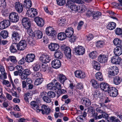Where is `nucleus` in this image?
Listing matches in <instances>:
<instances>
[{
  "mask_svg": "<svg viewBox=\"0 0 122 122\" xmlns=\"http://www.w3.org/2000/svg\"><path fill=\"white\" fill-rule=\"evenodd\" d=\"M10 21L12 22H16L19 20V16L17 13L13 12L10 13L9 16Z\"/></svg>",
  "mask_w": 122,
  "mask_h": 122,
  "instance_id": "f257e3e1",
  "label": "nucleus"
},
{
  "mask_svg": "<svg viewBox=\"0 0 122 122\" xmlns=\"http://www.w3.org/2000/svg\"><path fill=\"white\" fill-rule=\"evenodd\" d=\"M14 6L16 11L18 13H21L23 11L24 6L19 1L16 2L14 4Z\"/></svg>",
  "mask_w": 122,
  "mask_h": 122,
  "instance_id": "f03ea898",
  "label": "nucleus"
},
{
  "mask_svg": "<svg viewBox=\"0 0 122 122\" xmlns=\"http://www.w3.org/2000/svg\"><path fill=\"white\" fill-rule=\"evenodd\" d=\"M118 67L116 66H113L109 68L108 73L109 75L115 76L118 74Z\"/></svg>",
  "mask_w": 122,
  "mask_h": 122,
  "instance_id": "7ed1b4c3",
  "label": "nucleus"
},
{
  "mask_svg": "<svg viewBox=\"0 0 122 122\" xmlns=\"http://www.w3.org/2000/svg\"><path fill=\"white\" fill-rule=\"evenodd\" d=\"M46 33L47 35L53 37L55 36L57 34L56 31L50 27L46 28Z\"/></svg>",
  "mask_w": 122,
  "mask_h": 122,
  "instance_id": "20e7f679",
  "label": "nucleus"
},
{
  "mask_svg": "<svg viewBox=\"0 0 122 122\" xmlns=\"http://www.w3.org/2000/svg\"><path fill=\"white\" fill-rule=\"evenodd\" d=\"M26 14L28 17H34L37 15V12L36 9L31 8L27 10Z\"/></svg>",
  "mask_w": 122,
  "mask_h": 122,
  "instance_id": "39448f33",
  "label": "nucleus"
},
{
  "mask_svg": "<svg viewBox=\"0 0 122 122\" xmlns=\"http://www.w3.org/2000/svg\"><path fill=\"white\" fill-rule=\"evenodd\" d=\"M110 96L113 97H116L118 94V91L115 87H111L108 92Z\"/></svg>",
  "mask_w": 122,
  "mask_h": 122,
  "instance_id": "423d86ee",
  "label": "nucleus"
},
{
  "mask_svg": "<svg viewBox=\"0 0 122 122\" xmlns=\"http://www.w3.org/2000/svg\"><path fill=\"white\" fill-rule=\"evenodd\" d=\"M74 50L75 52L79 55H82L85 52L84 47L81 46H79L76 47Z\"/></svg>",
  "mask_w": 122,
  "mask_h": 122,
  "instance_id": "0eeeda50",
  "label": "nucleus"
},
{
  "mask_svg": "<svg viewBox=\"0 0 122 122\" xmlns=\"http://www.w3.org/2000/svg\"><path fill=\"white\" fill-rule=\"evenodd\" d=\"M111 62L114 64L122 65V59L118 56H116L112 57Z\"/></svg>",
  "mask_w": 122,
  "mask_h": 122,
  "instance_id": "6e6552de",
  "label": "nucleus"
},
{
  "mask_svg": "<svg viewBox=\"0 0 122 122\" xmlns=\"http://www.w3.org/2000/svg\"><path fill=\"white\" fill-rule=\"evenodd\" d=\"M10 24V22L9 20H4L0 23V29H5L9 26Z\"/></svg>",
  "mask_w": 122,
  "mask_h": 122,
  "instance_id": "1a4fd4ad",
  "label": "nucleus"
},
{
  "mask_svg": "<svg viewBox=\"0 0 122 122\" xmlns=\"http://www.w3.org/2000/svg\"><path fill=\"white\" fill-rule=\"evenodd\" d=\"M17 45L18 50L23 51L25 48L26 46V42L25 40H22L17 44Z\"/></svg>",
  "mask_w": 122,
  "mask_h": 122,
  "instance_id": "9d476101",
  "label": "nucleus"
},
{
  "mask_svg": "<svg viewBox=\"0 0 122 122\" xmlns=\"http://www.w3.org/2000/svg\"><path fill=\"white\" fill-rule=\"evenodd\" d=\"M40 60L44 63L46 64L49 62L51 60L49 56L46 54H44L41 56L40 58Z\"/></svg>",
  "mask_w": 122,
  "mask_h": 122,
  "instance_id": "9b49d317",
  "label": "nucleus"
},
{
  "mask_svg": "<svg viewBox=\"0 0 122 122\" xmlns=\"http://www.w3.org/2000/svg\"><path fill=\"white\" fill-rule=\"evenodd\" d=\"M108 56L106 55L100 54L98 57V61L101 63H103L106 62L108 60Z\"/></svg>",
  "mask_w": 122,
  "mask_h": 122,
  "instance_id": "f8f14e48",
  "label": "nucleus"
},
{
  "mask_svg": "<svg viewBox=\"0 0 122 122\" xmlns=\"http://www.w3.org/2000/svg\"><path fill=\"white\" fill-rule=\"evenodd\" d=\"M21 35L19 33L17 32H14L12 35V41L14 43L20 40Z\"/></svg>",
  "mask_w": 122,
  "mask_h": 122,
  "instance_id": "ddd939ff",
  "label": "nucleus"
},
{
  "mask_svg": "<svg viewBox=\"0 0 122 122\" xmlns=\"http://www.w3.org/2000/svg\"><path fill=\"white\" fill-rule=\"evenodd\" d=\"M34 20L37 25L40 27H42L44 24V20L42 19L39 17L35 18Z\"/></svg>",
  "mask_w": 122,
  "mask_h": 122,
  "instance_id": "4468645a",
  "label": "nucleus"
},
{
  "mask_svg": "<svg viewBox=\"0 0 122 122\" xmlns=\"http://www.w3.org/2000/svg\"><path fill=\"white\" fill-rule=\"evenodd\" d=\"M41 109H40V111H42V113L44 114L45 113L47 114H49L51 112V110L48 106L45 105H43L41 107Z\"/></svg>",
  "mask_w": 122,
  "mask_h": 122,
  "instance_id": "2eb2a0df",
  "label": "nucleus"
},
{
  "mask_svg": "<svg viewBox=\"0 0 122 122\" xmlns=\"http://www.w3.org/2000/svg\"><path fill=\"white\" fill-rule=\"evenodd\" d=\"M49 49L52 51H56L58 50L59 48L58 44L56 43H51L48 46Z\"/></svg>",
  "mask_w": 122,
  "mask_h": 122,
  "instance_id": "dca6fc26",
  "label": "nucleus"
},
{
  "mask_svg": "<svg viewBox=\"0 0 122 122\" xmlns=\"http://www.w3.org/2000/svg\"><path fill=\"white\" fill-rule=\"evenodd\" d=\"M51 65L53 68L58 69L61 66V62L60 60L58 59H55L52 61Z\"/></svg>",
  "mask_w": 122,
  "mask_h": 122,
  "instance_id": "f3484780",
  "label": "nucleus"
},
{
  "mask_svg": "<svg viewBox=\"0 0 122 122\" xmlns=\"http://www.w3.org/2000/svg\"><path fill=\"white\" fill-rule=\"evenodd\" d=\"M75 74L76 77L80 78H84L86 76L84 72L82 71L77 70L75 72Z\"/></svg>",
  "mask_w": 122,
  "mask_h": 122,
  "instance_id": "a211bd4d",
  "label": "nucleus"
},
{
  "mask_svg": "<svg viewBox=\"0 0 122 122\" xmlns=\"http://www.w3.org/2000/svg\"><path fill=\"white\" fill-rule=\"evenodd\" d=\"M100 87L102 90L106 92H108L110 87V85L107 83L102 82L100 84Z\"/></svg>",
  "mask_w": 122,
  "mask_h": 122,
  "instance_id": "6ab92c4d",
  "label": "nucleus"
},
{
  "mask_svg": "<svg viewBox=\"0 0 122 122\" xmlns=\"http://www.w3.org/2000/svg\"><path fill=\"white\" fill-rule=\"evenodd\" d=\"M35 56L34 54H27L26 56L25 59L26 62L30 63L33 62L35 58Z\"/></svg>",
  "mask_w": 122,
  "mask_h": 122,
  "instance_id": "aec40b11",
  "label": "nucleus"
},
{
  "mask_svg": "<svg viewBox=\"0 0 122 122\" xmlns=\"http://www.w3.org/2000/svg\"><path fill=\"white\" fill-rule=\"evenodd\" d=\"M31 107L34 110H36L37 112H40V110L39 109V107L38 104L36 101H33L31 102L30 103Z\"/></svg>",
  "mask_w": 122,
  "mask_h": 122,
  "instance_id": "412c9836",
  "label": "nucleus"
},
{
  "mask_svg": "<svg viewBox=\"0 0 122 122\" xmlns=\"http://www.w3.org/2000/svg\"><path fill=\"white\" fill-rule=\"evenodd\" d=\"M65 32L67 37L70 38L73 35L74 33L73 29L71 27H69L66 29Z\"/></svg>",
  "mask_w": 122,
  "mask_h": 122,
  "instance_id": "4be33fe9",
  "label": "nucleus"
},
{
  "mask_svg": "<svg viewBox=\"0 0 122 122\" xmlns=\"http://www.w3.org/2000/svg\"><path fill=\"white\" fill-rule=\"evenodd\" d=\"M71 49L69 47H66L65 48L64 53L65 56L68 59L71 57Z\"/></svg>",
  "mask_w": 122,
  "mask_h": 122,
  "instance_id": "5701e85b",
  "label": "nucleus"
},
{
  "mask_svg": "<svg viewBox=\"0 0 122 122\" xmlns=\"http://www.w3.org/2000/svg\"><path fill=\"white\" fill-rule=\"evenodd\" d=\"M121 47L117 46L114 49V52L116 56H118L122 54V48Z\"/></svg>",
  "mask_w": 122,
  "mask_h": 122,
  "instance_id": "b1692460",
  "label": "nucleus"
},
{
  "mask_svg": "<svg viewBox=\"0 0 122 122\" xmlns=\"http://www.w3.org/2000/svg\"><path fill=\"white\" fill-rule=\"evenodd\" d=\"M81 101L82 104L86 107L90 106L91 104V102L90 100L86 98H83L81 99Z\"/></svg>",
  "mask_w": 122,
  "mask_h": 122,
  "instance_id": "393cba45",
  "label": "nucleus"
},
{
  "mask_svg": "<svg viewBox=\"0 0 122 122\" xmlns=\"http://www.w3.org/2000/svg\"><path fill=\"white\" fill-rule=\"evenodd\" d=\"M17 45L16 43L12 44L10 48V51L12 53H14L16 52L18 50Z\"/></svg>",
  "mask_w": 122,
  "mask_h": 122,
  "instance_id": "a878e982",
  "label": "nucleus"
},
{
  "mask_svg": "<svg viewBox=\"0 0 122 122\" xmlns=\"http://www.w3.org/2000/svg\"><path fill=\"white\" fill-rule=\"evenodd\" d=\"M43 36L42 32L39 30L36 31L35 32L34 37H35L36 39L41 38Z\"/></svg>",
  "mask_w": 122,
  "mask_h": 122,
  "instance_id": "bb28decb",
  "label": "nucleus"
},
{
  "mask_svg": "<svg viewBox=\"0 0 122 122\" xmlns=\"http://www.w3.org/2000/svg\"><path fill=\"white\" fill-rule=\"evenodd\" d=\"M86 110H87L89 113L91 114L92 116H94L97 115V113H95V110L92 107L90 106L89 107L88 109H85V111Z\"/></svg>",
  "mask_w": 122,
  "mask_h": 122,
  "instance_id": "cd10ccee",
  "label": "nucleus"
},
{
  "mask_svg": "<svg viewBox=\"0 0 122 122\" xmlns=\"http://www.w3.org/2000/svg\"><path fill=\"white\" fill-rule=\"evenodd\" d=\"M101 13L98 11H95L93 13L92 15L93 19L96 20H98L99 17L101 15Z\"/></svg>",
  "mask_w": 122,
  "mask_h": 122,
  "instance_id": "c85d7f7f",
  "label": "nucleus"
},
{
  "mask_svg": "<svg viewBox=\"0 0 122 122\" xmlns=\"http://www.w3.org/2000/svg\"><path fill=\"white\" fill-rule=\"evenodd\" d=\"M114 45L117 46H122V41L118 38H116L114 39L113 41Z\"/></svg>",
  "mask_w": 122,
  "mask_h": 122,
  "instance_id": "c756f323",
  "label": "nucleus"
},
{
  "mask_svg": "<svg viewBox=\"0 0 122 122\" xmlns=\"http://www.w3.org/2000/svg\"><path fill=\"white\" fill-rule=\"evenodd\" d=\"M52 83H54V86L53 87L55 88V92H56V89H60L61 88V85L60 83L57 82V81L56 80H53L52 81Z\"/></svg>",
  "mask_w": 122,
  "mask_h": 122,
  "instance_id": "7c9ffc66",
  "label": "nucleus"
},
{
  "mask_svg": "<svg viewBox=\"0 0 122 122\" xmlns=\"http://www.w3.org/2000/svg\"><path fill=\"white\" fill-rule=\"evenodd\" d=\"M116 24L113 22H110L107 25V28L110 30H112L116 27Z\"/></svg>",
  "mask_w": 122,
  "mask_h": 122,
  "instance_id": "2f4dec72",
  "label": "nucleus"
},
{
  "mask_svg": "<svg viewBox=\"0 0 122 122\" xmlns=\"http://www.w3.org/2000/svg\"><path fill=\"white\" fill-rule=\"evenodd\" d=\"M54 55L55 57L59 59H61L63 57V54L60 51L57 50L54 53Z\"/></svg>",
  "mask_w": 122,
  "mask_h": 122,
  "instance_id": "473e14b6",
  "label": "nucleus"
},
{
  "mask_svg": "<svg viewBox=\"0 0 122 122\" xmlns=\"http://www.w3.org/2000/svg\"><path fill=\"white\" fill-rule=\"evenodd\" d=\"M121 78L119 76H115L113 78V82L114 84L116 85H118L121 82Z\"/></svg>",
  "mask_w": 122,
  "mask_h": 122,
  "instance_id": "72a5a7b5",
  "label": "nucleus"
},
{
  "mask_svg": "<svg viewBox=\"0 0 122 122\" xmlns=\"http://www.w3.org/2000/svg\"><path fill=\"white\" fill-rule=\"evenodd\" d=\"M70 8L71 10V12L73 13L76 12L79 10V8L76 5L73 4L71 5L70 6Z\"/></svg>",
  "mask_w": 122,
  "mask_h": 122,
  "instance_id": "f704fd0d",
  "label": "nucleus"
},
{
  "mask_svg": "<svg viewBox=\"0 0 122 122\" xmlns=\"http://www.w3.org/2000/svg\"><path fill=\"white\" fill-rule=\"evenodd\" d=\"M67 37L65 33L61 32L58 35V38L59 40L62 41L64 40Z\"/></svg>",
  "mask_w": 122,
  "mask_h": 122,
  "instance_id": "c9c22d12",
  "label": "nucleus"
},
{
  "mask_svg": "<svg viewBox=\"0 0 122 122\" xmlns=\"http://www.w3.org/2000/svg\"><path fill=\"white\" fill-rule=\"evenodd\" d=\"M58 76L60 81L64 84V82L66 80V78L65 76L61 74L59 75Z\"/></svg>",
  "mask_w": 122,
  "mask_h": 122,
  "instance_id": "e433bc0d",
  "label": "nucleus"
},
{
  "mask_svg": "<svg viewBox=\"0 0 122 122\" xmlns=\"http://www.w3.org/2000/svg\"><path fill=\"white\" fill-rule=\"evenodd\" d=\"M101 93L100 92L97 90H95L93 93V97L95 100L99 97Z\"/></svg>",
  "mask_w": 122,
  "mask_h": 122,
  "instance_id": "4c0bfd02",
  "label": "nucleus"
},
{
  "mask_svg": "<svg viewBox=\"0 0 122 122\" xmlns=\"http://www.w3.org/2000/svg\"><path fill=\"white\" fill-rule=\"evenodd\" d=\"M24 2V5L25 6L26 8L29 9L31 7L32 3L30 0H25Z\"/></svg>",
  "mask_w": 122,
  "mask_h": 122,
  "instance_id": "58836bf2",
  "label": "nucleus"
},
{
  "mask_svg": "<svg viewBox=\"0 0 122 122\" xmlns=\"http://www.w3.org/2000/svg\"><path fill=\"white\" fill-rule=\"evenodd\" d=\"M93 87L95 88H97L99 87V84L97 81L94 79H92L90 81Z\"/></svg>",
  "mask_w": 122,
  "mask_h": 122,
  "instance_id": "ea45409f",
  "label": "nucleus"
},
{
  "mask_svg": "<svg viewBox=\"0 0 122 122\" xmlns=\"http://www.w3.org/2000/svg\"><path fill=\"white\" fill-rule=\"evenodd\" d=\"M0 35L3 39H5L8 36V33L7 31L4 30L1 31L0 33Z\"/></svg>",
  "mask_w": 122,
  "mask_h": 122,
  "instance_id": "a19ab883",
  "label": "nucleus"
},
{
  "mask_svg": "<svg viewBox=\"0 0 122 122\" xmlns=\"http://www.w3.org/2000/svg\"><path fill=\"white\" fill-rule=\"evenodd\" d=\"M9 60L14 63H16L17 62L15 56H9L8 58L7 59V61H9Z\"/></svg>",
  "mask_w": 122,
  "mask_h": 122,
  "instance_id": "79ce46f5",
  "label": "nucleus"
},
{
  "mask_svg": "<svg viewBox=\"0 0 122 122\" xmlns=\"http://www.w3.org/2000/svg\"><path fill=\"white\" fill-rule=\"evenodd\" d=\"M96 77L99 81H102L103 80L102 75L100 72H98L96 74Z\"/></svg>",
  "mask_w": 122,
  "mask_h": 122,
  "instance_id": "37998d69",
  "label": "nucleus"
},
{
  "mask_svg": "<svg viewBox=\"0 0 122 122\" xmlns=\"http://www.w3.org/2000/svg\"><path fill=\"white\" fill-rule=\"evenodd\" d=\"M105 44V42L103 41H99L96 43V46L98 48L102 47Z\"/></svg>",
  "mask_w": 122,
  "mask_h": 122,
  "instance_id": "c03bdc74",
  "label": "nucleus"
},
{
  "mask_svg": "<svg viewBox=\"0 0 122 122\" xmlns=\"http://www.w3.org/2000/svg\"><path fill=\"white\" fill-rule=\"evenodd\" d=\"M66 20L65 18L63 19L61 18H60L58 20V23L60 26H64Z\"/></svg>",
  "mask_w": 122,
  "mask_h": 122,
  "instance_id": "a18cd8bd",
  "label": "nucleus"
},
{
  "mask_svg": "<svg viewBox=\"0 0 122 122\" xmlns=\"http://www.w3.org/2000/svg\"><path fill=\"white\" fill-rule=\"evenodd\" d=\"M54 83H49L47 85V87L48 89L50 90H52L55 92V88H53L54 86Z\"/></svg>",
  "mask_w": 122,
  "mask_h": 122,
  "instance_id": "49530a36",
  "label": "nucleus"
},
{
  "mask_svg": "<svg viewBox=\"0 0 122 122\" xmlns=\"http://www.w3.org/2000/svg\"><path fill=\"white\" fill-rule=\"evenodd\" d=\"M116 35L118 36L122 35V29L119 28H117L115 30Z\"/></svg>",
  "mask_w": 122,
  "mask_h": 122,
  "instance_id": "de8ad7c7",
  "label": "nucleus"
},
{
  "mask_svg": "<svg viewBox=\"0 0 122 122\" xmlns=\"http://www.w3.org/2000/svg\"><path fill=\"white\" fill-rule=\"evenodd\" d=\"M40 64L39 63H36L33 67V70L35 71H38L40 68Z\"/></svg>",
  "mask_w": 122,
  "mask_h": 122,
  "instance_id": "09e8293b",
  "label": "nucleus"
},
{
  "mask_svg": "<svg viewBox=\"0 0 122 122\" xmlns=\"http://www.w3.org/2000/svg\"><path fill=\"white\" fill-rule=\"evenodd\" d=\"M97 56V52L96 51H92L89 54L90 58L92 59L96 58Z\"/></svg>",
  "mask_w": 122,
  "mask_h": 122,
  "instance_id": "8fccbe9b",
  "label": "nucleus"
},
{
  "mask_svg": "<svg viewBox=\"0 0 122 122\" xmlns=\"http://www.w3.org/2000/svg\"><path fill=\"white\" fill-rule=\"evenodd\" d=\"M66 92V90L63 89H59L58 90L57 94L58 95V97L60 96L61 94H65Z\"/></svg>",
  "mask_w": 122,
  "mask_h": 122,
  "instance_id": "3c124183",
  "label": "nucleus"
},
{
  "mask_svg": "<svg viewBox=\"0 0 122 122\" xmlns=\"http://www.w3.org/2000/svg\"><path fill=\"white\" fill-rule=\"evenodd\" d=\"M34 82V84L35 85H38L41 84L43 81L42 78H36Z\"/></svg>",
  "mask_w": 122,
  "mask_h": 122,
  "instance_id": "603ef678",
  "label": "nucleus"
},
{
  "mask_svg": "<svg viewBox=\"0 0 122 122\" xmlns=\"http://www.w3.org/2000/svg\"><path fill=\"white\" fill-rule=\"evenodd\" d=\"M56 95V93L54 92L51 91L47 93V95L50 98H53L55 97Z\"/></svg>",
  "mask_w": 122,
  "mask_h": 122,
  "instance_id": "864d4df0",
  "label": "nucleus"
},
{
  "mask_svg": "<svg viewBox=\"0 0 122 122\" xmlns=\"http://www.w3.org/2000/svg\"><path fill=\"white\" fill-rule=\"evenodd\" d=\"M24 28L26 30L31 28V24L30 21L27 22L24 24L23 25Z\"/></svg>",
  "mask_w": 122,
  "mask_h": 122,
  "instance_id": "5fc2aeb1",
  "label": "nucleus"
},
{
  "mask_svg": "<svg viewBox=\"0 0 122 122\" xmlns=\"http://www.w3.org/2000/svg\"><path fill=\"white\" fill-rule=\"evenodd\" d=\"M57 3L60 6L64 5L66 3V0H56Z\"/></svg>",
  "mask_w": 122,
  "mask_h": 122,
  "instance_id": "6e6d98bb",
  "label": "nucleus"
},
{
  "mask_svg": "<svg viewBox=\"0 0 122 122\" xmlns=\"http://www.w3.org/2000/svg\"><path fill=\"white\" fill-rule=\"evenodd\" d=\"M27 32L28 34L30 36L34 37L35 34V32H34L31 28H29L27 29Z\"/></svg>",
  "mask_w": 122,
  "mask_h": 122,
  "instance_id": "4d7b16f0",
  "label": "nucleus"
},
{
  "mask_svg": "<svg viewBox=\"0 0 122 122\" xmlns=\"http://www.w3.org/2000/svg\"><path fill=\"white\" fill-rule=\"evenodd\" d=\"M48 66L46 64H42L41 70L43 72H45L47 69Z\"/></svg>",
  "mask_w": 122,
  "mask_h": 122,
  "instance_id": "13d9d810",
  "label": "nucleus"
},
{
  "mask_svg": "<svg viewBox=\"0 0 122 122\" xmlns=\"http://www.w3.org/2000/svg\"><path fill=\"white\" fill-rule=\"evenodd\" d=\"M0 71L1 72L2 74H4V76L5 78H6V75L5 73V70L3 66H0Z\"/></svg>",
  "mask_w": 122,
  "mask_h": 122,
  "instance_id": "bf43d9fd",
  "label": "nucleus"
},
{
  "mask_svg": "<svg viewBox=\"0 0 122 122\" xmlns=\"http://www.w3.org/2000/svg\"><path fill=\"white\" fill-rule=\"evenodd\" d=\"M16 67V69L20 72V74L22 73L23 71V68L21 66L19 65H17Z\"/></svg>",
  "mask_w": 122,
  "mask_h": 122,
  "instance_id": "052dcab7",
  "label": "nucleus"
},
{
  "mask_svg": "<svg viewBox=\"0 0 122 122\" xmlns=\"http://www.w3.org/2000/svg\"><path fill=\"white\" fill-rule=\"evenodd\" d=\"M43 101L47 103H50L51 102V99L47 96L43 98Z\"/></svg>",
  "mask_w": 122,
  "mask_h": 122,
  "instance_id": "680f3d73",
  "label": "nucleus"
},
{
  "mask_svg": "<svg viewBox=\"0 0 122 122\" xmlns=\"http://www.w3.org/2000/svg\"><path fill=\"white\" fill-rule=\"evenodd\" d=\"M0 6H2L5 8L6 7V3L5 0H0Z\"/></svg>",
  "mask_w": 122,
  "mask_h": 122,
  "instance_id": "e2e57ef3",
  "label": "nucleus"
},
{
  "mask_svg": "<svg viewBox=\"0 0 122 122\" xmlns=\"http://www.w3.org/2000/svg\"><path fill=\"white\" fill-rule=\"evenodd\" d=\"M30 21V20L28 17H25L23 18L22 20V25Z\"/></svg>",
  "mask_w": 122,
  "mask_h": 122,
  "instance_id": "0e129e2a",
  "label": "nucleus"
},
{
  "mask_svg": "<svg viewBox=\"0 0 122 122\" xmlns=\"http://www.w3.org/2000/svg\"><path fill=\"white\" fill-rule=\"evenodd\" d=\"M93 11L88 10L86 13V15L88 17H89L90 16H92L93 14Z\"/></svg>",
  "mask_w": 122,
  "mask_h": 122,
  "instance_id": "69168bd1",
  "label": "nucleus"
},
{
  "mask_svg": "<svg viewBox=\"0 0 122 122\" xmlns=\"http://www.w3.org/2000/svg\"><path fill=\"white\" fill-rule=\"evenodd\" d=\"M83 24L84 22L82 21H81L79 23L77 27V29L78 30H79L81 29Z\"/></svg>",
  "mask_w": 122,
  "mask_h": 122,
  "instance_id": "338daca9",
  "label": "nucleus"
},
{
  "mask_svg": "<svg viewBox=\"0 0 122 122\" xmlns=\"http://www.w3.org/2000/svg\"><path fill=\"white\" fill-rule=\"evenodd\" d=\"M110 120L112 122H117L119 121V120L117 119L114 116L111 117L110 118Z\"/></svg>",
  "mask_w": 122,
  "mask_h": 122,
  "instance_id": "774afa93",
  "label": "nucleus"
}]
</instances>
